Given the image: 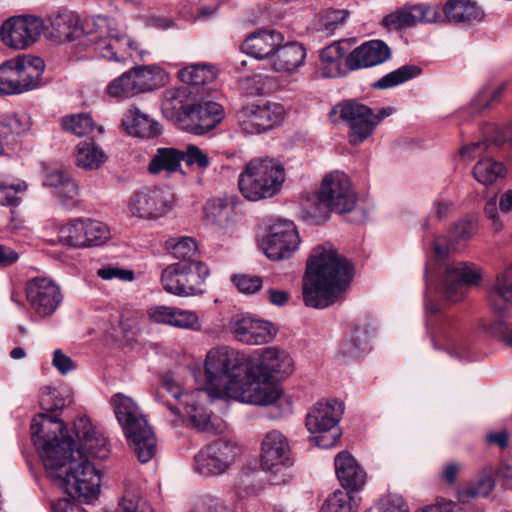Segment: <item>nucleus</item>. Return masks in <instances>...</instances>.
Returning <instances> with one entry per match:
<instances>
[{"label": "nucleus", "mask_w": 512, "mask_h": 512, "mask_svg": "<svg viewBox=\"0 0 512 512\" xmlns=\"http://www.w3.org/2000/svg\"><path fill=\"white\" fill-rule=\"evenodd\" d=\"M168 248L179 262L195 261L193 257L196 255L198 247L195 240L191 237H181L177 241L171 239L167 241Z\"/></svg>", "instance_id": "51"}, {"label": "nucleus", "mask_w": 512, "mask_h": 512, "mask_svg": "<svg viewBox=\"0 0 512 512\" xmlns=\"http://www.w3.org/2000/svg\"><path fill=\"white\" fill-rule=\"evenodd\" d=\"M433 251L439 259H443L449 255L451 251L457 250L453 242H449L446 237L438 236L433 241Z\"/></svg>", "instance_id": "61"}, {"label": "nucleus", "mask_w": 512, "mask_h": 512, "mask_svg": "<svg viewBox=\"0 0 512 512\" xmlns=\"http://www.w3.org/2000/svg\"><path fill=\"white\" fill-rule=\"evenodd\" d=\"M393 112L392 107H385L374 113L364 104L348 101L342 106L340 116L349 128L350 143L357 146L370 137L375 127Z\"/></svg>", "instance_id": "10"}, {"label": "nucleus", "mask_w": 512, "mask_h": 512, "mask_svg": "<svg viewBox=\"0 0 512 512\" xmlns=\"http://www.w3.org/2000/svg\"><path fill=\"white\" fill-rule=\"evenodd\" d=\"M283 117V106L271 102L248 105L238 112L239 124L248 134H260L273 129L281 123Z\"/></svg>", "instance_id": "16"}, {"label": "nucleus", "mask_w": 512, "mask_h": 512, "mask_svg": "<svg viewBox=\"0 0 512 512\" xmlns=\"http://www.w3.org/2000/svg\"><path fill=\"white\" fill-rule=\"evenodd\" d=\"M4 135H21L31 127L30 118L26 114H5L0 120Z\"/></svg>", "instance_id": "49"}, {"label": "nucleus", "mask_w": 512, "mask_h": 512, "mask_svg": "<svg viewBox=\"0 0 512 512\" xmlns=\"http://www.w3.org/2000/svg\"><path fill=\"white\" fill-rule=\"evenodd\" d=\"M283 35L275 30H259L251 33L243 42L242 50L246 54L256 58L272 59L276 48L282 44Z\"/></svg>", "instance_id": "29"}, {"label": "nucleus", "mask_w": 512, "mask_h": 512, "mask_svg": "<svg viewBox=\"0 0 512 512\" xmlns=\"http://www.w3.org/2000/svg\"><path fill=\"white\" fill-rule=\"evenodd\" d=\"M110 403L138 460L141 463L149 462L156 454L157 443L140 408L131 397L122 393L113 395Z\"/></svg>", "instance_id": "3"}, {"label": "nucleus", "mask_w": 512, "mask_h": 512, "mask_svg": "<svg viewBox=\"0 0 512 512\" xmlns=\"http://www.w3.org/2000/svg\"><path fill=\"white\" fill-rule=\"evenodd\" d=\"M318 201L324 208L336 214L349 213L357 204V194L349 177L341 171L325 175L319 191Z\"/></svg>", "instance_id": "11"}, {"label": "nucleus", "mask_w": 512, "mask_h": 512, "mask_svg": "<svg viewBox=\"0 0 512 512\" xmlns=\"http://www.w3.org/2000/svg\"><path fill=\"white\" fill-rule=\"evenodd\" d=\"M505 175L503 163L489 156L479 159L473 167V176L482 185H491Z\"/></svg>", "instance_id": "41"}, {"label": "nucleus", "mask_w": 512, "mask_h": 512, "mask_svg": "<svg viewBox=\"0 0 512 512\" xmlns=\"http://www.w3.org/2000/svg\"><path fill=\"white\" fill-rule=\"evenodd\" d=\"M150 317L157 323L167 324L182 329L199 330L201 327L199 318L195 312L175 307H156L150 313Z\"/></svg>", "instance_id": "31"}, {"label": "nucleus", "mask_w": 512, "mask_h": 512, "mask_svg": "<svg viewBox=\"0 0 512 512\" xmlns=\"http://www.w3.org/2000/svg\"><path fill=\"white\" fill-rule=\"evenodd\" d=\"M489 147L488 140L485 139L483 141L472 142L468 145L463 146L459 153L461 156L472 158L475 156L481 155L485 152Z\"/></svg>", "instance_id": "62"}, {"label": "nucleus", "mask_w": 512, "mask_h": 512, "mask_svg": "<svg viewBox=\"0 0 512 512\" xmlns=\"http://www.w3.org/2000/svg\"><path fill=\"white\" fill-rule=\"evenodd\" d=\"M78 443L68 434L63 421L44 420L32 425V439L46 472L72 498L90 502L100 489L101 478L90 459H105L110 453L107 439L88 417L74 422Z\"/></svg>", "instance_id": "1"}, {"label": "nucleus", "mask_w": 512, "mask_h": 512, "mask_svg": "<svg viewBox=\"0 0 512 512\" xmlns=\"http://www.w3.org/2000/svg\"><path fill=\"white\" fill-rule=\"evenodd\" d=\"M112 24L108 18L101 16L86 21L87 43L93 45L95 52L102 58L125 62L133 56V51L137 48L126 34L121 33Z\"/></svg>", "instance_id": "6"}, {"label": "nucleus", "mask_w": 512, "mask_h": 512, "mask_svg": "<svg viewBox=\"0 0 512 512\" xmlns=\"http://www.w3.org/2000/svg\"><path fill=\"white\" fill-rule=\"evenodd\" d=\"M479 274L473 266L454 261L446 267L443 277L444 295L451 302L460 301L471 284L477 283Z\"/></svg>", "instance_id": "22"}, {"label": "nucleus", "mask_w": 512, "mask_h": 512, "mask_svg": "<svg viewBox=\"0 0 512 512\" xmlns=\"http://www.w3.org/2000/svg\"><path fill=\"white\" fill-rule=\"evenodd\" d=\"M232 282L242 293H255L262 286V279L260 277L246 274L234 275Z\"/></svg>", "instance_id": "56"}, {"label": "nucleus", "mask_w": 512, "mask_h": 512, "mask_svg": "<svg viewBox=\"0 0 512 512\" xmlns=\"http://www.w3.org/2000/svg\"><path fill=\"white\" fill-rule=\"evenodd\" d=\"M346 41H335L329 46L322 49L320 53V59L325 66L322 68V75L327 78L337 77L341 73V59L346 53V49L343 48V44Z\"/></svg>", "instance_id": "42"}, {"label": "nucleus", "mask_w": 512, "mask_h": 512, "mask_svg": "<svg viewBox=\"0 0 512 512\" xmlns=\"http://www.w3.org/2000/svg\"><path fill=\"white\" fill-rule=\"evenodd\" d=\"M161 70L156 66H138L124 72L109 83L106 92L114 98H130L156 89L160 85Z\"/></svg>", "instance_id": "12"}, {"label": "nucleus", "mask_w": 512, "mask_h": 512, "mask_svg": "<svg viewBox=\"0 0 512 512\" xmlns=\"http://www.w3.org/2000/svg\"><path fill=\"white\" fill-rule=\"evenodd\" d=\"M65 402V399L56 389L49 388L41 397V406L45 413L35 416L31 425H33L36 420H38L39 423H42L47 419L61 421L59 419L58 411L65 406ZM30 430L32 431V426H30Z\"/></svg>", "instance_id": "44"}, {"label": "nucleus", "mask_w": 512, "mask_h": 512, "mask_svg": "<svg viewBox=\"0 0 512 512\" xmlns=\"http://www.w3.org/2000/svg\"><path fill=\"white\" fill-rule=\"evenodd\" d=\"M182 118L185 130L195 135H203L214 129L221 121L222 108L211 101L191 103Z\"/></svg>", "instance_id": "23"}, {"label": "nucleus", "mask_w": 512, "mask_h": 512, "mask_svg": "<svg viewBox=\"0 0 512 512\" xmlns=\"http://www.w3.org/2000/svg\"><path fill=\"white\" fill-rule=\"evenodd\" d=\"M380 512H408V506L400 495L390 494L382 499Z\"/></svg>", "instance_id": "59"}, {"label": "nucleus", "mask_w": 512, "mask_h": 512, "mask_svg": "<svg viewBox=\"0 0 512 512\" xmlns=\"http://www.w3.org/2000/svg\"><path fill=\"white\" fill-rule=\"evenodd\" d=\"M52 36L61 42H71L87 32V27L81 26L78 17L73 13H62L51 18Z\"/></svg>", "instance_id": "35"}, {"label": "nucleus", "mask_w": 512, "mask_h": 512, "mask_svg": "<svg viewBox=\"0 0 512 512\" xmlns=\"http://www.w3.org/2000/svg\"><path fill=\"white\" fill-rule=\"evenodd\" d=\"M247 359L244 354L228 347L211 349L205 360L206 389L210 395L225 398L229 389L244 374Z\"/></svg>", "instance_id": "4"}, {"label": "nucleus", "mask_w": 512, "mask_h": 512, "mask_svg": "<svg viewBox=\"0 0 512 512\" xmlns=\"http://www.w3.org/2000/svg\"><path fill=\"white\" fill-rule=\"evenodd\" d=\"M179 77L182 82L189 85H203L213 81L216 73L212 66L205 64H195L187 66L179 71Z\"/></svg>", "instance_id": "46"}, {"label": "nucleus", "mask_w": 512, "mask_h": 512, "mask_svg": "<svg viewBox=\"0 0 512 512\" xmlns=\"http://www.w3.org/2000/svg\"><path fill=\"white\" fill-rule=\"evenodd\" d=\"M236 446L227 440L212 442L195 456V470L204 476H216L224 473L236 456Z\"/></svg>", "instance_id": "18"}, {"label": "nucleus", "mask_w": 512, "mask_h": 512, "mask_svg": "<svg viewBox=\"0 0 512 512\" xmlns=\"http://www.w3.org/2000/svg\"><path fill=\"white\" fill-rule=\"evenodd\" d=\"M97 275L104 280L119 279L122 281H132L134 278L133 271L110 265L98 269Z\"/></svg>", "instance_id": "58"}, {"label": "nucleus", "mask_w": 512, "mask_h": 512, "mask_svg": "<svg viewBox=\"0 0 512 512\" xmlns=\"http://www.w3.org/2000/svg\"><path fill=\"white\" fill-rule=\"evenodd\" d=\"M122 126L128 134L140 138H151L160 133L159 124L136 107L126 111Z\"/></svg>", "instance_id": "32"}, {"label": "nucleus", "mask_w": 512, "mask_h": 512, "mask_svg": "<svg viewBox=\"0 0 512 512\" xmlns=\"http://www.w3.org/2000/svg\"><path fill=\"white\" fill-rule=\"evenodd\" d=\"M19 74V94L37 88L45 68L44 61L35 56H19L10 59Z\"/></svg>", "instance_id": "30"}, {"label": "nucleus", "mask_w": 512, "mask_h": 512, "mask_svg": "<svg viewBox=\"0 0 512 512\" xmlns=\"http://www.w3.org/2000/svg\"><path fill=\"white\" fill-rule=\"evenodd\" d=\"M335 472L342 487L350 491L362 489L366 482V472L347 451L338 453L334 459Z\"/></svg>", "instance_id": "28"}, {"label": "nucleus", "mask_w": 512, "mask_h": 512, "mask_svg": "<svg viewBox=\"0 0 512 512\" xmlns=\"http://www.w3.org/2000/svg\"><path fill=\"white\" fill-rule=\"evenodd\" d=\"M187 394L190 392H182L176 381L171 376L165 375L162 377L161 386L156 391V398L173 413L180 415L181 411L178 405L183 406V400Z\"/></svg>", "instance_id": "39"}, {"label": "nucleus", "mask_w": 512, "mask_h": 512, "mask_svg": "<svg viewBox=\"0 0 512 512\" xmlns=\"http://www.w3.org/2000/svg\"><path fill=\"white\" fill-rule=\"evenodd\" d=\"M293 465L290 449L285 436L276 430L266 433L261 446V467L271 472L274 484L284 483L286 470Z\"/></svg>", "instance_id": "13"}, {"label": "nucleus", "mask_w": 512, "mask_h": 512, "mask_svg": "<svg viewBox=\"0 0 512 512\" xmlns=\"http://www.w3.org/2000/svg\"><path fill=\"white\" fill-rule=\"evenodd\" d=\"M343 411V403L337 399L317 402L306 416V427L313 435L310 441L321 448L334 447L341 437L338 423Z\"/></svg>", "instance_id": "8"}, {"label": "nucleus", "mask_w": 512, "mask_h": 512, "mask_svg": "<svg viewBox=\"0 0 512 512\" xmlns=\"http://www.w3.org/2000/svg\"><path fill=\"white\" fill-rule=\"evenodd\" d=\"M190 105V100L184 95L177 92L168 91L165 93L164 99L162 101V110L168 116L172 118L176 117L182 123V116L187 113Z\"/></svg>", "instance_id": "47"}, {"label": "nucleus", "mask_w": 512, "mask_h": 512, "mask_svg": "<svg viewBox=\"0 0 512 512\" xmlns=\"http://www.w3.org/2000/svg\"><path fill=\"white\" fill-rule=\"evenodd\" d=\"M476 228V224L472 220H461L454 224L451 235L459 244L471 238Z\"/></svg>", "instance_id": "57"}, {"label": "nucleus", "mask_w": 512, "mask_h": 512, "mask_svg": "<svg viewBox=\"0 0 512 512\" xmlns=\"http://www.w3.org/2000/svg\"><path fill=\"white\" fill-rule=\"evenodd\" d=\"M228 329L237 340L248 345L267 343L275 334V330L269 322L244 315L233 316L229 321Z\"/></svg>", "instance_id": "21"}, {"label": "nucleus", "mask_w": 512, "mask_h": 512, "mask_svg": "<svg viewBox=\"0 0 512 512\" xmlns=\"http://www.w3.org/2000/svg\"><path fill=\"white\" fill-rule=\"evenodd\" d=\"M62 127L66 131L82 137L93 131L94 123L88 114H78L64 117L62 119Z\"/></svg>", "instance_id": "52"}, {"label": "nucleus", "mask_w": 512, "mask_h": 512, "mask_svg": "<svg viewBox=\"0 0 512 512\" xmlns=\"http://www.w3.org/2000/svg\"><path fill=\"white\" fill-rule=\"evenodd\" d=\"M349 15L346 9H329L326 11L323 20L326 26H334L343 23Z\"/></svg>", "instance_id": "63"}, {"label": "nucleus", "mask_w": 512, "mask_h": 512, "mask_svg": "<svg viewBox=\"0 0 512 512\" xmlns=\"http://www.w3.org/2000/svg\"><path fill=\"white\" fill-rule=\"evenodd\" d=\"M43 185L54 188L58 191L59 197L64 204L68 206L67 201H71L72 205L76 203L79 195L77 184L64 172L60 170L49 171L45 174Z\"/></svg>", "instance_id": "37"}, {"label": "nucleus", "mask_w": 512, "mask_h": 512, "mask_svg": "<svg viewBox=\"0 0 512 512\" xmlns=\"http://www.w3.org/2000/svg\"><path fill=\"white\" fill-rule=\"evenodd\" d=\"M75 161L83 169H98L105 162V154L93 142H81L76 148Z\"/></svg>", "instance_id": "43"}, {"label": "nucleus", "mask_w": 512, "mask_h": 512, "mask_svg": "<svg viewBox=\"0 0 512 512\" xmlns=\"http://www.w3.org/2000/svg\"><path fill=\"white\" fill-rule=\"evenodd\" d=\"M349 491L337 490L323 503L320 512H355Z\"/></svg>", "instance_id": "50"}, {"label": "nucleus", "mask_w": 512, "mask_h": 512, "mask_svg": "<svg viewBox=\"0 0 512 512\" xmlns=\"http://www.w3.org/2000/svg\"><path fill=\"white\" fill-rule=\"evenodd\" d=\"M441 9L438 6L414 5L401 8L385 16L382 24L393 30L412 27L418 23H436L441 21Z\"/></svg>", "instance_id": "24"}, {"label": "nucleus", "mask_w": 512, "mask_h": 512, "mask_svg": "<svg viewBox=\"0 0 512 512\" xmlns=\"http://www.w3.org/2000/svg\"><path fill=\"white\" fill-rule=\"evenodd\" d=\"M183 151L182 161L186 163L188 167H195L200 170H205L210 165V159L206 152L200 149L198 146L189 144Z\"/></svg>", "instance_id": "54"}, {"label": "nucleus", "mask_w": 512, "mask_h": 512, "mask_svg": "<svg viewBox=\"0 0 512 512\" xmlns=\"http://www.w3.org/2000/svg\"><path fill=\"white\" fill-rule=\"evenodd\" d=\"M494 488V480L490 474L481 475L475 482L469 484L458 494L460 502H468L472 498L486 497Z\"/></svg>", "instance_id": "48"}, {"label": "nucleus", "mask_w": 512, "mask_h": 512, "mask_svg": "<svg viewBox=\"0 0 512 512\" xmlns=\"http://www.w3.org/2000/svg\"><path fill=\"white\" fill-rule=\"evenodd\" d=\"M43 30L44 22L39 17L13 16L2 24L0 38L13 49H26L38 40Z\"/></svg>", "instance_id": "15"}, {"label": "nucleus", "mask_w": 512, "mask_h": 512, "mask_svg": "<svg viewBox=\"0 0 512 512\" xmlns=\"http://www.w3.org/2000/svg\"><path fill=\"white\" fill-rule=\"evenodd\" d=\"M488 300L499 315H503L512 306V265L497 276L489 290Z\"/></svg>", "instance_id": "34"}, {"label": "nucleus", "mask_w": 512, "mask_h": 512, "mask_svg": "<svg viewBox=\"0 0 512 512\" xmlns=\"http://www.w3.org/2000/svg\"><path fill=\"white\" fill-rule=\"evenodd\" d=\"M26 184L19 183L17 185H3L0 184V205L16 207L19 205L21 199L17 193L25 191Z\"/></svg>", "instance_id": "55"}, {"label": "nucleus", "mask_w": 512, "mask_h": 512, "mask_svg": "<svg viewBox=\"0 0 512 512\" xmlns=\"http://www.w3.org/2000/svg\"><path fill=\"white\" fill-rule=\"evenodd\" d=\"M234 211L225 199H213L204 206L205 221L208 225L225 228L232 221Z\"/></svg>", "instance_id": "40"}, {"label": "nucleus", "mask_w": 512, "mask_h": 512, "mask_svg": "<svg viewBox=\"0 0 512 512\" xmlns=\"http://www.w3.org/2000/svg\"><path fill=\"white\" fill-rule=\"evenodd\" d=\"M353 279V266L331 245H318L307 260L303 300L306 306L324 309L334 304Z\"/></svg>", "instance_id": "2"}, {"label": "nucleus", "mask_w": 512, "mask_h": 512, "mask_svg": "<svg viewBox=\"0 0 512 512\" xmlns=\"http://www.w3.org/2000/svg\"><path fill=\"white\" fill-rule=\"evenodd\" d=\"M300 243L298 232L292 221L279 220L270 227L263 241V249L271 260L289 258Z\"/></svg>", "instance_id": "19"}, {"label": "nucleus", "mask_w": 512, "mask_h": 512, "mask_svg": "<svg viewBox=\"0 0 512 512\" xmlns=\"http://www.w3.org/2000/svg\"><path fill=\"white\" fill-rule=\"evenodd\" d=\"M183 151L174 147H160L151 156L148 172L153 175L165 172L167 175L181 171Z\"/></svg>", "instance_id": "36"}, {"label": "nucleus", "mask_w": 512, "mask_h": 512, "mask_svg": "<svg viewBox=\"0 0 512 512\" xmlns=\"http://www.w3.org/2000/svg\"><path fill=\"white\" fill-rule=\"evenodd\" d=\"M229 390L226 398L259 406L276 403L282 394L276 380L271 378L270 374H264L259 369L248 367V365L244 374Z\"/></svg>", "instance_id": "7"}, {"label": "nucleus", "mask_w": 512, "mask_h": 512, "mask_svg": "<svg viewBox=\"0 0 512 512\" xmlns=\"http://www.w3.org/2000/svg\"><path fill=\"white\" fill-rule=\"evenodd\" d=\"M54 512H86L79 504L69 500L61 499L53 505Z\"/></svg>", "instance_id": "64"}, {"label": "nucleus", "mask_w": 512, "mask_h": 512, "mask_svg": "<svg viewBox=\"0 0 512 512\" xmlns=\"http://www.w3.org/2000/svg\"><path fill=\"white\" fill-rule=\"evenodd\" d=\"M59 241L71 247L98 246L110 238L106 224L91 219H75L60 227Z\"/></svg>", "instance_id": "14"}, {"label": "nucleus", "mask_w": 512, "mask_h": 512, "mask_svg": "<svg viewBox=\"0 0 512 512\" xmlns=\"http://www.w3.org/2000/svg\"><path fill=\"white\" fill-rule=\"evenodd\" d=\"M445 18L450 22H470L479 20L481 9L471 0H448L443 7Z\"/></svg>", "instance_id": "38"}, {"label": "nucleus", "mask_w": 512, "mask_h": 512, "mask_svg": "<svg viewBox=\"0 0 512 512\" xmlns=\"http://www.w3.org/2000/svg\"><path fill=\"white\" fill-rule=\"evenodd\" d=\"M284 181V169L274 159L255 158L239 176V189L248 200L257 201L275 195Z\"/></svg>", "instance_id": "5"}, {"label": "nucleus", "mask_w": 512, "mask_h": 512, "mask_svg": "<svg viewBox=\"0 0 512 512\" xmlns=\"http://www.w3.org/2000/svg\"><path fill=\"white\" fill-rule=\"evenodd\" d=\"M210 390L206 388H197L185 396L183 400V409L188 416L189 422L197 431L207 433H218L222 431L220 423H215L211 414L200 403V399Z\"/></svg>", "instance_id": "26"}, {"label": "nucleus", "mask_w": 512, "mask_h": 512, "mask_svg": "<svg viewBox=\"0 0 512 512\" xmlns=\"http://www.w3.org/2000/svg\"><path fill=\"white\" fill-rule=\"evenodd\" d=\"M306 57V50L301 43L288 42L276 48L271 64L275 71L290 72L300 67Z\"/></svg>", "instance_id": "33"}, {"label": "nucleus", "mask_w": 512, "mask_h": 512, "mask_svg": "<svg viewBox=\"0 0 512 512\" xmlns=\"http://www.w3.org/2000/svg\"><path fill=\"white\" fill-rule=\"evenodd\" d=\"M26 297L33 312L42 318L51 316L63 300L60 287L46 277L30 279L26 284Z\"/></svg>", "instance_id": "17"}, {"label": "nucleus", "mask_w": 512, "mask_h": 512, "mask_svg": "<svg viewBox=\"0 0 512 512\" xmlns=\"http://www.w3.org/2000/svg\"><path fill=\"white\" fill-rule=\"evenodd\" d=\"M19 74L14 65L10 64V59L0 65V93L19 94Z\"/></svg>", "instance_id": "53"}, {"label": "nucleus", "mask_w": 512, "mask_h": 512, "mask_svg": "<svg viewBox=\"0 0 512 512\" xmlns=\"http://www.w3.org/2000/svg\"><path fill=\"white\" fill-rule=\"evenodd\" d=\"M390 57L391 50L385 42L370 40L350 52L345 63L350 70H357L380 65Z\"/></svg>", "instance_id": "25"}, {"label": "nucleus", "mask_w": 512, "mask_h": 512, "mask_svg": "<svg viewBox=\"0 0 512 512\" xmlns=\"http://www.w3.org/2000/svg\"><path fill=\"white\" fill-rule=\"evenodd\" d=\"M52 365L62 375H66L76 368L75 362L69 356L64 354L60 349L54 351Z\"/></svg>", "instance_id": "60"}, {"label": "nucleus", "mask_w": 512, "mask_h": 512, "mask_svg": "<svg viewBox=\"0 0 512 512\" xmlns=\"http://www.w3.org/2000/svg\"><path fill=\"white\" fill-rule=\"evenodd\" d=\"M421 69L416 65H404L386 74L373 84L376 89H388L405 83L420 75Z\"/></svg>", "instance_id": "45"}, {"label": "nucleus", "mask_w": 512, "mask_h": 512, "mask_svg": "<svg viewBox=\"0 0 512 512\" xmlns=\"http://www.w3.org/2000/svg\"><path fill=\"white\" fill-rule=\"evenodd\" d=\"M251 366L278 381L292 373L293 360L285 350L267 347L261 351L258 362Z\"/></svg>", "instance_id": "27"}, {"label": "nucleus", "mask_w": 512, "mask_h": 512, "mask_svg": "<svg viewBox=\"0 0 512 512\" xmlns=\"http://www.w3.org/2000/svg\"><path fill=\"white\" fill-rule=\"evenodd\" d=\"M171 194L162 188H145L134 194L130 209L140 218L156 219L163 216L170 209Z\"/></svg>", "instance_id": "20"}, {"label": "nucleus", "mask_w": 512, "mask_h": 512, "mask_svg": "<svg viewBox=\"0 0 512 512\" xmlns=\"http://www.w3.org/2000/svg\"><path fill=\"white\" fill-rule=\"evenodd\" d=\"M208 275L209 269L201 261L176 262L162 271L161 283L170 294L193 296L203 293L202 285Z\"/></svg>", "instance_id": "9"}]
</instances>
